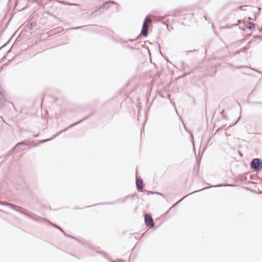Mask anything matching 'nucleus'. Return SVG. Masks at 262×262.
<instances>
[{"instance_id": "obj_1", "label": "nucleus", "mask_w": 262, "mask_h": 262, "mask_svg": "<svg viewBox=\"0 0 262 262\" xmlns=\"http://www.w3.org/2000/svg\"><path fill=\"white\" fill-rule=\"evenodd\" d=\"M251 169L259 172L262 169V160L259 158L253 159L250 164Z\"/></svg>"}, {"instance_id": "obj_2", "label": "nucleus", "mask_w": 262, "mask_h": 262, "mask_svg": "<svg viewBox=\"0 0 262 262\" xmlns=\"http://www.w3.org/2000/svg\"><path fill=\"white\" fill-rule=\"evenodd\" d=\"M49 225H50L54 227L55 228L58 229V230H59L61 232H62L64 234V235L65 236L71 237L72 238H73V239H75L76 241L81 243L82 244H83V243L82 242V241L80 239H79L76 237H75L74 236H72L71 235L67 234V232H66L63 230V229L60 226H58V225H57L55 223H53L51 222H49Z\"/></svg>"}, {"instance_id": "obj_3", "label": "nucleus", "mask_w": 262, "mask_h": 262, "mask_svg": "<svg viewBox=\"0 0 262 262\" xmlns=\"http://www.w3.org/2000/svg\"><path fill=\"white\" fill-rule=\"evenodd\" d=\"M111 4H116V3L115 1L112 0L106 1L103 4V5L99 7V8L97 10L93 11L92 14H93L94 13H97L98 11H99L100 13H102L103 12L104 9H108L110 8Z\"/></svg>"}, {"instance_id": "obj_4", "label": "nucleus", "mask_w": 262, "mask_h": 262, "mask_svg": "<svg viewBox=\"0 0 262 262\" xmlns=\"http://www.w3.org/2000/svg\"><path fill=\"white\" fill-rule=\"evenodd\" d=\"M144 223L146 227L149 228H152L155 227V223L153 219L150 215L148 214H144Z\"/></svg>"}, {"instance_id": "obj_5", "label": "nucleus", "mask_w": 262, "mask_h": 262, "mask_svg": "<svg viewBox=\"0 0 262 262\" xmlns=\"http://www.w3.org/2000/svg\"><path fill=\"white\" fill-rule=\"evenodd\" d=\"M136 188L138 191H143V187L145 186V184L142 180V179L136 176Z\"/></svg>"}, {"instance_id": "obj_6", "label": "nucleus", "mask_w": 262, "mask_h": 262, "mask_svg": "<svg viewBox=\"0 0 262 262\" xmlns=\"http://www.w3.org/2000/svg\"><path fill=\"white\" fill-rule=\"evenodd\" d=\"M234 186V185H232V184H217V185H215L210 186L209 187H204V188H203L202 189H200L199 190L194 191L191 192L190 194H193V193H194L195 192H199V191H202L203 190H205V189H208V188H211V187H223V186Z\"/></svg>"}, {"instance_id": "obj_7", "label": "nucleus", "mask_w": 262, "mask_h": 262, "mask_svg": "<svg viewBox=\"0 0 262 262\" xmlns=\"http://www.w3.org/2000/svg\"><path fill=\"white\" fill-rule=\"evenodd\" d=\"M6 206L10 207L11 209L15 210L16 211L19 213H20L21 214V212H23L24 210V209L22 207H20L19 206H18L16 205L11 203L6 204Z\"/></svg>"}, {"instance_id": "obj_8", "label": "nucleus", "mask_w": 262, "mask_h": 262, "mask_svg": "<svg viewBox=\"0 0 262 262\" xmlns=\"http://www.w3.org/2000/svg\"><path fill=\"white\" fill-rule=\"evenodd\" d=\"M6 206L10 207L11 209L15 210L16 211L19 213H20L21 214V212H23L24 210V209L22 207H20L19 206H18L16 205L11 203L6 204Z\"/></svg>"}, {"instance_id": "obj_9", "label": "nucleus", "mask_w": 262, "mask_h": 262, "mask_svg": "<svg viewBox=\"0 0 262 262\" xmlns=\"http://www.w3.org/2000/svg\"><path fill=\"white\" fill-rule=\"evenodd\" d=\"M6 206L10 207L11 209L15 210L16 211L19 213H20L21 214V212H23L24 210V209L22 207H20L19 206H18L16 205L11 203L6 204Z\"/></svg>"}, {"instance_id": "obj_10", "label": "nucleus", "mask_w": 262, "mask_h": 262, "mask_svg": "<svg viewBox=\"0 0 262 262\" xmlns=\"http://www.w3.org/2000/svg\"><path fill=\"white\" fill-rule=\"evenodd\" d=\"M32 220L37 222L48 223V224H49V222H50L49 220H46L41 217H40V216L36 215L35 214H34Z\"/></svg>"}, {"instance_id": "obj_11", "label": "nucleus", "mask_w": 262, "mask_h": 262, "mask_svg": "<svg viewBox=\"0 0 262 262\" xmlns=\"http://www.w3.org/2000/svg\"><path fill=\"white\" fill-rule=\"evenodd\" d=\"M117 204V201H116V200H115V201H112V202H104V203H97V204H94V205H93L86 206L85 208H89V207H93V206H98V205H115V204Z\"/></svg>"}, {"instance_id": "obj_12", "label": "nucleus", "mask_w": 262, "mask_h": 262, "mask_svg": "<svg viewBox=\"0 0 262 262\" xmlns=\"http://www.w3.org/2000/svg\"><path fill=\"white\" fill-rule=\"evenodd\" d=\"M148 35L147 26H142L141 31L140 34L139 35H140V38L141 36H144V37H147Z\"/></svg>"}, {"instance_id": "obj_13", "label": "nucleus", "mask_w": 262, "mask_h": 262, "mask_svg": "<svg viewBox=\"0 0 262 262\" xmlns=\"http://www.w3.org/2000/svg\"><path fill=\"white\" fill-rule=\"evenodd\" d=\"M36 23L35 21H32L31 23L30 22H28V23L26 22V24L25 25V27L26 29H28L31 31L36 26Z\"/></svg>"}, {"instance_id": "obj_14", "label": "nucleus", "mask_w": 262, "mask_h": 262, "mask_svg": "<svg viewBox=\"0 0 262 262\" xmlns=\"http://www.w3.org/2000/svg\"><path fill=\"white\" fill-rule=\"evenodd\" d=\"M21 214H24V215H25L26 216L31 219H33V216H34V213L31 212H30L26 209H24V211L23 212H21Z\"/></svg>"}, {"instance_id": "obj_15", "label": "nucleus", "mask_w": 262, "mask_h": 262, "mask_svg": "<svg viewBox=\"0 0 262 262\" xmlns=\"http://www.w3.org/2000/svg\"><path fill=\"white\" fill-rule=\"evenodd\" d=\"M21 214H24V215H25L26 216L31 219H33V216H34V213L31 212H30L26 209H24V211L23 212H21Z\"/></svg>"}, {"instance_id": "obj_16", "label": "nucleus", "mask_w": 262, "mask_h": 262, "mask_svg": "<svg viewBox=\"0 0 262 262\" xmlns=\"http://www.w3.org/2000/svg\"><path fill=\"white\" fill-rule=\"evenodd\" d=\"M255 26V24L251 21H249L246 26L247 29L249 30L254 29Z\"/></svg>"}, {"instance_id": "obj_17", "label": "nucleus", "mask_w": 262, "mask_h": 262, "mask_svg": "<svg viewBox=\"0 0 262 262\" xmlns=\"http://www.w3.org/2000/svg\"><path fill=\"white\" fill-rule=\"evenodd\" d=\"M201 158H202V156H201L200 157L196 156V166H197V169H196L197 174L199 173V168H200V162H201Z\"/></svg>"}, {"instance_id": "obj_18", "label": "nucleus", "mask_w": 262, "mask_h": 262, "mask_svg": "<svg viewBox=\"0 0 262 262\" xmlns=\"http://www.w3.org/2000/svg\"><path fill=\"white\" fill-rule=\"evenodd\" d=\"M50 140H51L50 138L39 140V142L38 143L35 144L33 145V146H34V147L37 146H38L40 144L45 143V142H48V141H50Z\"/></svg>"}, {"instance_id": "obj_19", "label": "nucleus", "mask_w": 262, "mask_h": 262, "mask_svg": "<svg viewBox=\"0 0 262 262\" xmlns=\"http://www.w3.org/2000/svg\"><path fill=\"white\" fill-rule=\"evenodd\" d=\"M66 131V129H63L62 130H61L60 131L57 132L56 134L53 135L51 138V140H52L54 138H55V137H57L58 136H59V135H60L61 133L64 132Z\"/></svg>"}, {"instance_id": "obj_20", "label": "nucleus", "mask_w": 262, "mask_h": 262, "mask_svg": "<svg viewBox=\"0 0 262 262\" xmlns=\"http://www.w3.org/2000/svg\"><path fill=\"white\" fill-rule=\"evenodd\" d=\"M130 195H127L124 199H118L116 200L117 203H124L126 201V199L129 198Z\"/></svg>"}, {"instance_id": "obj_21", "label": "nucleus", "mask_w": 262, "mask_h": 262, "mask_svg": "<svg viewBox=\"0 0 262 262\" xmlns=\"http://www.w3.org/2000/svg\"><path fill=\"white\" fill-rule=\"evenodd\" d=\"M151 21V19L148 16H146L144 18L142 26H147L146 24L149 23Z\"/></svg>"}, {"instance_id": "obj_22", "label": "nucleus", "mask_w": 262, "mask_h": 262, "mask_svg": "<svg viewBox=\"0 0 262 262\" xmlns=\"http://www.w3.org/2000/svg\"><path fill=\"white\" fill-rule=\"evenodd\" d=\"M185 130L186 131L189 132V133L190 134V137H191V142L192 143V145H193V150H194V151L195 152V146H194V139H193V135H192L191 132H190L189 130H188V129H186Z\"/></svg>"}, {"instance_id": "obj_23", "label": "nucleus", "mask_w": 262, "mask_h": 262, "mask_svg": "<svg viewBox=\"0 0 262 262\" xmlns=\"http://www.w3.org/2000/svg\"><path fill=\"white\" fill-rule=\"evenodd\" d=\"M18 130L20 133H23V132H31L30 130H28L27 129L23 128L22 127H20V126H18Z\"/></svg>"}, {"instance_id": "obj_24", "label": "nucleus", "mask_w": 262, "mask_h": 262, "mask_svg": "<svg viewBox=\"0 0 262 262\" xmlns=\"http://www.w3.org/2000/svg\"><path fill=\"white\" fill-rule=\"evenodd\" d=\"M19 145H27V144L25 143V141H21V142H19L18 143H17L16 145L15 146V147H14V149L16 148V147H17L18 146H19Z\"/></svg>"}, {"instance_id": "obj_25", "label": "nucleus", "mask_w": 262, "mask_h": 262, "mask_svg": "<svg viewBox=\"0 0 262 262\" xmlns=\"http://www.w3.org/2000/svg\"><path fill=\"white\" fill-rule=\"evenodd\" d=\"M79 123H80V122L78 121H77V122H76L75 123H74L71 124L70 125H69L67 127L65 128L64 129H66V131H67L69 128H71V127H72L73 126H76V125H77V124H78Z\"/></svg>"}, {"instance_id": "obj_26", "label": "nucleus", "mask_w": 262, "mask_h": 262, "mask_svg": "<svg viewBox=\"0 0 262 262\" xmlns=\"http://www.w3.org/2000/svg\"><path fill=\"white\" fill-rule=\"evenodd\" d=\"M60 3L61 4H63V5H68V6L77 5V4H76L70 3H69V2H66V1H61V2H60Z\"/></svg>"}, {"instance_id": "obj_27", "label": "nucleus", "mask_w": 262, "mask_h": 262, "mask_svg": "<svg viewBox=\"0 0 262 262\" xmlns=\"http://www.w3.org/2000/svg\"><path fill=\"white\" fill-rule=\"evenodd\" d=\"M167 15L164 16H159V21L162 23L164 25H167L165 22L163 21V19L166 17Z\"/></svg>"}, {"instance_id": "obj_28", "label": "nucleus", "mask_w": 262, "mask_h": 262, "mask_svg": "<svg viewBox=\"0 0 262 262\" xmlns=\"http://www.w3.org/2000/svg\"><path fill=\"white\" fill-rule=\"evenodd\" d=\"M140 39V35H138L136 38L135 39H129L128 40L125 41V42H133L134 41Z\"/></svg>"}, {"instance_id": "obj_29", "label": "nucleus", "mask_w": 262, "mask_h": 262, "mask_svg": "<svg viewBox=\"0 0 262 262\" xmlns=\"http://www.w3.org/2000/svg\"><path fill=\"white\" fill-rule=\"evenodd\" d=\"M198 52V50L194 49V50H192L185 51L184 52V53H185L186 54V55H188L190 53H193V52Z\"/></svg>"}, {"instance_id": "obj_30", "label": "nucleus", "mask_w": 262, "mask_h": 262, "mask_svg": "<svg viewBox=\"0 0 262 262\" xmlns=\"http://www.w3.org/2000/svg\"><path fill=\"white\" fill-rule=\"evenodd\" d=\"M91 116V115H89L86 116L85 117H84L83 118L80 119V120H79V121L80 122V123L81 122H83L84 120H85L88 119Z\"/></svg>"}, {"instance_id": "obj_31", "label": "nucleus", "mask_w": 262, "mask_h": 262, "mask_svg": "<svg viewBox=\"0 0 262 262\" xmlns=\"http://www.w3.org/2000/svg\"><path fill=\"white\" fill-rule=\"evenodd\" d=\"M191 193L185 195L184 196H183L182 199H181L180 200H179L178 202H177L176 203V204H179L183 200H184L185 198H186L187 196H188L189 195H190Z\"/></svg>"}, {"instance_id": "obj_32", "label": "nucleus", "mask_w": 262, "mask_h": 262, "mask_svg": "<svg viewBox=\"0 0 262 262\" xmlns=\"http://www.w3.org/2000/svg\"><path fill=\"white\" fill-rule=\"evenodd\" d=\"M249 103L251 105H258L260 104L262 105V102H249Z\"/></svg>"}, {"instance_id": "obj_33", "label": "nucleus", "mask_w": 262, "mask_h": 262, "mask_svg": "<svg viewBox=\"0 0 262 262\" xmlns=\"http://www.w3.org/2000/svg\"><path fill=\"white\" fill-rule=\"evenodd\" d=\"M177 205V204H176V203L174 204L165 213V214H167L171 209H172L173 208H174Z\"/></svg>"}, {"instance_id": "obj_34", "label": "nucleus", "mask_w": 262, "mask_h": 262, "mask_svg": "<svg viewBox=\"0 0 262 262\" xmlns=\"http://www.w3.org/2000/svg\"><path fill=\"white\" fill-rule=\"evenodd\" d=\"M143 191H145L146 192V194L147 195H149V194H155V191H148V190H146L145 189H143Z\"/></svg>"}, {"instance_id": "obj_35", "label": "nucleus", "mask_w": 262, "mask_h": 262, "mask_svg": "<svg viewBox=\"0 0 262 262\" xmlns=\"http://www.w3.org/2000/svg\"><path fill=\"white\" fill-rule=\"evenodd\" d=\"M240 119H241V116H239V117L238 118V119H237V121H236L234 123H233V124H230L229 126H228V128H230V127H231L232 126H234L235 124H236L237 123V122L239 121V120Z\"/></svg>"}, {"instance_id": "obj_36", "label": "nucleus", "mask_w": 262, "mask_h": 262, "mask_svg": "<svg viewBox=\"0 0 262 262\" xmlns=\"http://www.w3.org/2000/svg\"><path fill=\"white\" fill-rule=\"evenodd\" d=\"M126 48H127V49H131V50H135V49H136V48H134V47H132V46H130V45H127V46H126ZM136 50H139V49H138V48H137V49H136Z\"/></svg>"}, {"instance_id": "obj_37", "label": "nucleus", "mask_w": 262, "mask_h": 262, "mask_svg": "<svg viewBox=\"0 0 262 262\" xmlns=\"http://www.w3.org/2000/svg\"><path fill=\"white\" fill-rule=\"evenodd\" d=\"M12 47H13V46H12V47H11V48L9 49V50H8V51H7V54H6V55H5L3 57V58H2V59H1L2 61H3V60H4L5 59H6V56H7V54H8L10 52V50H11V49H12Z\"/></svg>"}, {"instance_id": "obj_38", "label": "nucleus", "mask_w": 262, "mask_h": 262, "mask_svg": "<svg viewBox=\"0 0 262 262\" xmlns=\"http://www.w3.org/2000/svg\"><path fill=\"white\" fill-rule=\"evenodd\" d=\"M97 252L98 253L102 254L104 257H106V254L105 253L101 251H97Z\"/></svg>"}, {"instance_id": "obj_39", "label": "nucleus", "mask_w": 262, "mask_h": 262, "mask_svg": "<svg viewBox=\"0 0 262 262\" xmlns=\"http://www.w3.org/2000/svg\"><path fill=\"white\" fill-rule=\"evenodd\" d=\"M83 27V26L75 27H73V28H71L70 29H71V30H78V29H81Z\"/></svg>"}, {"instance_id": "obj_40", "label": "nucleus", "mask_w": 262, "mask_h": 262, "mask_svg": "<svg viewBox=\"0 0 262 262\" xmlns=\"http://www.w3.org/2000/svg\"><path fill=\"white\" fill-rule=\"evenodd\" d=\"M145 44H146V43H145L144 42V43H143V44H142V45H141V47L142 48H145V49H146V50H148L149 48H148L147 46H145Z\"/></svg>"}, {"instance_id": "obj_41", "label": "nucleus", "mask_w": 262, "mask_h": 262, "mask_svg": "<svg viewBox=\"0 0 262 262\" xmlns=\"http://www.w3.org/2000/svg\"><path fill=\"white\" fill-rule=\"evenodd\" d=\"M117 42H120L121 43H126L125 42H124L125 41L124 40H123L122 39H120V40H117L116 41Z\"/></svg>"}, {"instance_id": "obj_42", "label": "nucleus", "mask_w": 262, "mask_h": 262, "mask_svg": "<svg viewBox=\"0 0 262 262\" xmlns=\"http://www.w3.org/2000/svg\"><path fill=\"white\" fill-rule=\"evenodd\" d=\"M10 42V40H9L8 42H7L5 45H4L3 46H2L1 48H0V50L3 48L4 47H5V46H6L8 43L9 42Z\"/></svg>"}, {"instance_id": "obj_43", "label": "nucleus", "mask_w": 262, "mask_h": 262, "mask_svg": "<svg viewBox=\"0 0 262 262\" xmlns=\"http://www.w3.org/2000/svg\"><path fill=\"white\" fill-rule=\"evenodd\" d=\"M137 193H135L133 194L129 195L130 196H129V198H133L134 196H137Z\"/></svg>"}, {"instance_id": "obj_44", "label": "nucleus", "mask_w": 262, "mask_h": 262, "mask_svg": "<svg viewBox=\"0 0 262 262\" xmlns=\"http://www.w3.org/2000/svg\"><path fill=\"white\" fill-rule=\"evenodd\" d=\"M246 189L247 190H251V191H253V192H257V191L255 190H253V189H251L249 188H248V187H245Z\"/></svg>"}, {"instance_id": "obj_45", "label": "nucleus", "mask_w": 262, "mask_h": 262, "mask_svg": "<svg viewBox=\"0 0 262 262\" xmlns=\"http://www.w3.org/2000/svg\"><path fill=\"white\" fill-rule=\"evenodd\" d=\"M8 203H7V202H0V205H5L6 206V204H8Z\"/></svg>"}, {"instance_id": "obj_46", "label": "nucleus", "mask_w": 262, "mask_h": 262, "mask_svg": "<svg viewBox=\"0 0 262 262\" xmlns=\"http://www.w3.org/2000/svg\"><path fill=\"white\" fill-rule=\"evenodd\" d=\"M181 67L182 68H184V64H185V63L184 61H181Z\"/></svg>"}, {"instance_id": "obj_47", "label": "nucleus", "mask_w": 262, "mask_h": 262, "mask_svg": "<svg viewBox=\"0 0 262 262\" xmlns=\"http://www.w3.org/2000/svg\"><path fill=\"white\" fill-rule=\"evenodd\" d=\"M244 67V66H236L235 68L237 69H242V68H243Z\"/></svg>"}, {"instance_id": "obj_48", "label": "nucleus", "mask_w": 262, "mask_h": 262, "mask_svg": "<svg viewBox=\"0 0 262 262\" xmlns=\"http://www.w3.org/2000/svg\"><path fill=\"white\" fill-rule=\"evenodd\" d=\"M155 194H157L163 196V194L162 193H161V192H157V191H155Z\"/></svg>"}, {"instance_id": "obj_49", "label": "nucleus", "mask_w": 262, "mask_h": 262, "mask_svg": "<svg viewBox=\"0 0 262 262\" xmlns=\"http://www.w3.org/2000/svg\"><path fill=\"white\" fill-rule=\"evenodd\" d=\"M224 126H222L221 127H220L217 130H216V132H219L220 130H221L223 128H224Z\"/></svg>"}, {"instance_id": "obj_50", "label": "nucleus", "mask_w": 262, "mask_h": 262, "mask_svg": "<svg viewBox=\"0 0 262 262\" xmlns=\"http://www.w3.org/2000/svg\"><path fill=\"white\" fill-rule=\"evenodd\" d=\"M144 42L145 43H149V44H151V43L149 41V40H145L144 41Z\"/></svg>"}, {"instance_id": "obj_51", "label": "nucleus", "mask_w": 262, "mask_h": 262, "mask_svg": "<svg viewBox=\"0 0 262 262\" xmlns=\"http://www.w3.org/2000/svg\"><path fill=\"white\" fill-rule=\"evenodd\" d=\"M147 50V52H148V54L149 55V56H151V52L150 51V50L149 49H148V50Z\"/></svg>"}, {"instance_id": "obj_52", "label": "nucleus", "mask_w": 262, "mask_h": 262, "mask_svg": "<svg viewBox=\"0 0 262 262\" xmlns=\"http://www.w3.org/2000/svg\"><path fill=\"white\" fill-rule=\"evenodd\" d=\"M39 133H37V134H34V135H33V136H34V137H38V136H39Z\"/></svg>"}, {"instance_id": "obj_53", "label": "nucleus", "mask_w": 262, "mask_h": 262, "mask_svg": "<svg viewBox=\"0 0 262 262\" xmlns=\"http://www.w3.org/2000/svg\"><path fill=\"white\" fill-rule=\"evenodd\" d=\"M238 154L241 157H243V154L240 150H238Z\"/></svg>"}, {"instance_id": "obj_54", "label": "nucleus", "mask_w": 262, "mask_h": 262, "mask_svg": "<svg viewBox=\"0 0 262 262\" xmlns=\"http://www.w3.org/2000/svg\"><path fill=\"white\" fill-rule=\"evenodd\" d=\"M172 103H173V106H174V108H175V110H176V111L177 113L178 114V112H177V109H176V106H175L174 102L173 101V102H172Z\"/></svg>"}, {"instance_id": "obj_55", "label": "nucleus", "mask_w": 262, "mask_h": 262, "mask_svg": "<svg viewBox=\"0 0 262 262\" xmlns=\"http://www.w3.org/2000/svg\"><path fill=\"white\" fill-rule=\"evenodd\" d=\"M257 193H259V194H262V190H258Z\"/></svg>"}, {"instance_id": "obj_56", "label": "nucleus", "mask_w": 262, "mask_h": 262, "mask_svg": "<svg viewBox=\"0 0 262 262\" xmlns=\"http://www.w3.org/2000/svg\"><path fill=\"white\" fill-rule=\"evenodd\" d=\"M95 111H93L91 114H90L89 115H91V116L92 115H93L94 114H95Z\"/></svg>"}, {"instance_id": "obj_57", "label": "nucleus", "mask_w": 262, "mask_h": 262, "mask_svg": "<svg viewBox=\"0 0 262 262\" xmlns=\"http://www.w3.org/2000/svg\"><path fill=\"white\" fill-rule=\"evenodd\" d=\"M204 19H205L206 20H207V16H206V15H204Z\"/></svg>"}, {"instance_id": "obj_58", "label": "nucleus", "mask_w": 262, "mask_h": 262, "mask_svg": "<svg viewBox=\"0 0 262 262\" xmlns=\"http://www.w3.org/2000/svg\"><path fill=\"white\" fill-rule=\"evenodd\" d=\"M224 28H230V27H229L228 25H227L224 27Z\"/></svg>"}, {"instance_id": "obj_59", "label": "nucleus", "mask_w": 262, "mask_h": 262, "mask_svg": "<svg viewBox=\"0 0 262 262\" xmlns=\"http://www.w3.org/2000/svg\"><path fill=\"white\" fill-rule=\"evenodd\" d=\"M237 25V24H234L231 25V26H232V27L236 26Z\"/></svg>"}, {"instance_id": "obj_60", "label": "nucleus", "mask_w": 262, "mask_h": 262, "mask_svg": "<svg viewBox=\"0 0 262 262\" xmlns=\"http://www.w3.org/2000/svg\"><path fill=\"white\" fill-rule=\"evenodd\" d=\"M224 110H223L221 112V114L222 115H224Z\"/></svg>"}, {"instance_id": "obj_61", "label": "nucleus", "mask_w": 262, "mask_h": 262, "mask_svg": "<svg viewBox=\"0 0 262 262\" xmlns=\"http://www.w3.org/2000/svg\"><path fill=\"white\" fill-rule=\"evenodd\" d=\"M225 135H226V136H230V134H227V132H226V133H225Z\"/></svg>"}, {"instance_id": "obj_62", "label": "nucleus", "mask_w": 262, "mask_h": 262, "mask_svg": "<svg viewBox=\"0 0 262 262\" xmlns=\"http://www.w3.org/2000/svg\"><path fill=\"white\" fill-rule=\"evenodd\" d=\"M222 117H223V118H225V119H226V116L225 115H222Z\"/></svg>"}, {"instance_id": "obj_63", "label": "nucleus", "mask_w": 262, "mask_h": 262, "mask_svg": "<svg viewBox=\"0 0 262 262\" xmlns=\"http://www.w3.org/2000/svg\"><path fill=\"white\" fill-rule=\"evenodd\" d=\"M183 124L184 125V127L185 129H186L187 128H186V126H185V124H184V123L183 122Z\"/></svg>"}, {"instance_id": "obj_64", "label": "nucleus", "mask_w": 262, "mask_h": 262, "mask_svg": "<svg viewBox=\"0 0 262 262\" xmlns=\"http://www.w3.org/2000/svg\"><path fill=\"white\" fill-rule=\"evenodd\" d=\"M204 50H205V52L206 54V53H207V49H206V47L204 48Z\"/></svg>"}]
</instances>
